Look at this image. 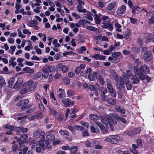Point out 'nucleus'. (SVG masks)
Listing matches in <instances>:
<instances>
[{"label":"nucleus","instance_id":"3c124183","mask_svg":"<svg viewBox=\"0 0 154 154\" xmlns=\"http://www.w3.org/2000/svg\"><path fill=\"white\" fill-rule=\"evenodd\" d=\"M86 29L88 30L92 31H96L97 30V28L91 26H87Z\"/></svg>","mask_w":154,"mask_h":154},{"label":"nucleus","instance_id":"de8ad7c7","mask_svg":"<svg viewBox=\"0 0 154 154\" xmlns=\"http://www.w3.org/2000/svg\"><path fill=\"white\" fill-rule=\"evenodd\" d=\"M67 94L68 97H70L75 94V92L71 90H69L67 91Z\"/></svg>","mask_w":154,"mask_h":154},{"label":"nucleus","instance_id":"c85d7f7f","mask_svg":"<svg viewBox=\"0 0 154 154\" xmlns=\"http://www.w3.org/2000/svg\"><path fill=\"white\" fill-rule=\"evenodd\" d=\"M112 56L116 58H119V57H122V55L120 52H116L112 54Z\"/></svg>","mask_w":154,"mask_h":154},{"label":"nucleus","instance_id":"052dcab7","mask_svg":"<svg viewBox=\"0 0 154 154\" xmlns=\"http://www.w3.org/2000/svg\"><path fill=\"white\" fill-rule=\"evenodd\" d=\"M85 144L86 147H89L92 146L93 143L87 140L85 142Z\"/></svg>","mask_w":154,"mask_h":154},{"label":"nucleus","instance_id":"f3484780","mask_svg":"<svg viewBox=\"0 0 154 154\" xmlns=\"http://www.w3.org/2000/svg\"><path fill=\"white\" fill-rule=\"evenodd\" d=\"M92 72V70L91 68H86V70L85 72L84 73L83 72H82L81 73V75L87 78V75L90 74Z\"/></svg>","mask_w":154,"mask_h":154},{"label":"nucleus","instance_id":"79ce46f5","mask_svg":"<svg viewBox=\"0 0 154 154\" xmlns=\"http://www.w3.org/2000/svg\"><path fill=\"white\" fill-rule=\"evenodd\" d=\"M62 72L63 73L67 72L69 70L68 67L66 65H63L61 67Z\"/></svg>","mask_w":154,"mask_h":154},{"label":"nucleus","instance_id":"c9c22d12","mask_svg":"<svg viewBox=\"0 0 154 154\" xmlns=\"http://www.w3.org/2000/svg\"><path fill=\"white\" fill-rule=\"evenodd\" d=\"M6 84L5 81L3 76H0V86L2 87L5 86Z\"/></svg>","mask_w":154,"mask_h":154},{"label":"nucleus","instance_id":"6ab92c4d","mask_svg":"<svg viewBox=\"0 0 154 154\" xmlns=\"http://www.w3.org/2000/svg\"><path fill=\"white\" fill-rule=\"evenodd\" d=\"M93 123L90 127V129L91 132L94 133H98L99 132V129L96 126H94L93 125H94Z\"/></svg>","mask_w":154,"mask_h":154},{"label":"nucleus","instance_id":"39448f33","mask_svg":"<svg viewBox=\"0 0 154 154\" xmlns=\"http://www.w3.org/2000/svg\"><path fill=\"white\" fill-rule=\"evenodd\" d=\"M107 88L109 93L113 97H115L116 96V92L113 88V86L110 83V81L108 79L106 80Z\"/></svg>","mask_w":154,"mask_h":154},{"label":"nucleus","instance_id":"9d476101","mask_svg":"<svg viewBox=\"0 0 154 154\" xmlns=\"http://www.w3.org/2000/svg\"><path fill=\"white\" fill-rule=\"evenodd\" d=\"M116 5L115 2L109 3L106 8V10L108 12H112L116 8Z\"/></svg>","mask_w":154,"mask_h":154},{"label":"nucleus","instance_id":"4be33fe9","mask_svg":"<svg viewBox=\"0 0 154 154\" xmlns=\"http://www.w3.org/2000/svg\"><path fill=\"white\" fill-rule=\"evenodd\" d=\"M108 59L112 63H117L119 61V58H116L112 56L109 57Z\"/></svg>","mask_w":154,"mask_h":154},{"label":"nucleus","instance_id":"ea45409f","mask_svg":"<svg viewBox=\"0 0 154 154\" xmlns=\"http://www.w3.org/2000/svg\"><path fill=\"white\" fill-rule=\"evenodd\" d=\"M42 75V73L40 72H38L35 73L33 75V79H36L38 78H40Z\"/></svg>","mask_w":154,"mask_h":154},{"label":"nucleus","instance_id":"49530a36","mask_svg":"<svg viewBox=\"0 0 154 154\" xmlns=\"http://www.w3.org/2000/svg\"><path fill=\"white\" fill-rule=\"evenodd\" d=\"M49 71L51 72H54L56 70L55 67L53 66H51L47 67Z\"/></svg>","mask_w":154,"mask_h":154},{"label":"nucleus","instance_id":"20e7f679","mask_svg":"<svg viewBox=\"0 0 154 154\" xmlns=\"http://www.w3.org/2000/svg\"><path fill=\"white\" fill-rule=\"evenodd\" d=\"M38 83L32 80H29L25 83V86H27L30 91H33L37 87Z\"/></svg>","mask_w":154,"mask_h":154},{"label":"nucleus","instance_id":"7c9ffc66","mask_svg":"<svg viewBox=\"0 0 154 154\" xmlns=\"http://www.w3.org/2000/svg\"><path fill=\"white\" fill-rule=\"evenodd\" d=\"M42 71L43 72L42 75V77L45 79H47L49 75V73L47 69H43Z\"/></svg>","mask_w":154,"mask_h":154},{"label":"nucleus","instance_id":"cd10ccee","mask_svg":"<svg viewBox=\"0 0 154 154\" xmlns=\"http://www.w3.org/2000/svg\"><path fill=\"white\" fill-rule=\"evenodd\" d=\"M38 23V22L36 20H31L28 23V26L30 27L33 26H35L34 25H36Z\"/></svg>","mask_w":154,"mask_h":154},{"label":"nucleus","instance_id":"0e129e2a","mask_svg":"<svg viewBox=\"0 0 154 154\" xmlns=\"http://www.w3.org/2000/svg\"><path fill=\"white\" fill-rule=\"evenodd\" d=\"M153 16L149 20V22L150 24L154 23V13Z\"/></svg>","mask_w":154,"mask_h":154},{"label":"nucleus","instance_id":"4c0bfd02","mask_svg":"<svg viewBox=\"0 0 154 154\" xmlns=\"http://www.w3.org/2000/svg\"><path fill=\"white\" fill-rule=\"evenodd\" d=\"M98 81L102 85H103L105 84L104 79L102 76L100 75L99 76L98 79Z\"/></svg>","mask_w":154,"mask_h":154},{"label":"nucleus","instance_id":"f257e3e1","mask_svg":"<svg viewBox=\"0 0 154 154\" xmlns=\"http://www.w3.org/2000/svg\"><path fill=\"white\" fill-rule=\"evenodd\" d=\"M111 116L113 117L117 120H119L120 117L116 114L110 113L109 114V116H107L106 118H105L101 117L100 119L103 123L107 125H109L111 130L113 131L114 128V125H116L117 122Z\"/></svg>","mask_w":154,"mask_h":154},{"label":"nucleus","instance_id":"603ef678","mask_svg":"<svg viewBox=\"0 0 154 154\" xmlns=\"http://www.w3.org/2000/svg\"><path fill=\"white\" fill-rule=\"evenodd\" d=\"M100 90L102 93V94H106L107 92V89L104 87L101 88L100 89Z\"/></svg>","mask_w":154,"mask_h":154},{"label":"nucleus","instance_id":"473e14b6","mask_svg":"<svg viewBox=\"0 0 154 154\" xmlns=\"http://www.w3.org/2000/svg\"><path fill=\"white\" fill-rule=\"evenodd\" d=\"M107 102L111 105H114L116 103V101L113 99L110 98H108Z\"/></svg>","mask_w":154,"mask_h":154},{"label":"nucleus","instance_id":"b1692460","mask_svg":"<svg viewBox=\"0 0 154 154\" xmlns=\"http://www.w3.org/2000/svg\"><path fill=\"white\" fill-rule=\"evenodd\" d=\"M28 149V147H25L23 145H21L18 148L19 150H22L23 151V154H26Z\"/></svg>","mask_w":154,"mask_h":154},{"label":"nucleus","instance_id":"13d9d810","mask_svg":"<svg viewBox=\"0 0 154 154\" xmlns=\"http://www.w3.org/2000/svg\"><path fill=\"white\" fill-rule=\"evenodd\" d=\"M125 35L126 37H129L131 35V31L130 30L127 29L125 32Z\"/></svg>","mask_w":154,"mask_h":154},{"label":"nucleus","instance_id":"774afa93","mask_svg":"<svg viewBox=\"0 0 154 154\" xmlns=\"http://www.w3.org/2000/svg\"><path fill=\"white\" fill-rule=\"evenodd\" d=\"M98 5L101 8H103L104 6V3L102 2H98Z\"/></svg>","mask_w":154,"mask_h":154},{"label":"nucleus","instance_id":"680f3d73","mask_svg":"<svg viewBox=\"0 0 154 154\" xmlns=\"http://www.w3.org/2000/svg\"><path fill=\"white\" fill-rule=\"evenodd\" d=\"M130 20L131 23L133 24L136 23L137 21V19L132 17L130 18Z\"/></svg>","mask_w":154,"mask_h":154},{"label":"nucleus","instance_id":"bf43d9fd","mask_svg":"<svg viewBox=\"0 0 154 154\" xmlns=\"http://www.w3.org/2000/svg\"><path fill=\"white\" fill-rule=\"evenodd\" d=\"M36 118L42 119L44 117V116L41 113H39L36 115H35Z\"/></svg>","mask_w":154,"mask_h":154},{"label":"nucleus","instance_id":"a878e982","mask_svg":"<svg viewBox=\"0 0 154 154\" xmlns=\"http://www.w3.org/2000/svg\"><path fill=\"white\" fill-rule=\"evenodd\" d=\"M29 90L28 89V87L27 86H25V84L23 87V88L20 91V93L22 94H24L27 92Z\"/></svg>","mask_w":154,"mask_h":154},{"label":"nucleus","instance_id":"f8f14e48","mask_svg":"<svg viewBox=\"0 0 154 154\" xmlns=\"http://www.w3.org/2000/svg\"><path fill=\"white\" fill-rule=\"evenodd\" d=\"M115 110L116 111L119 112L122 114H125L126 112V110L122 107L120 106L116 105L115 106Z\"/></svg>","mask_w":154,"mask_h":154},{"label":"nucleus","instance_id":"72a5a7b5","mask_svg":"<svg viewBox=\"0 0 154 154\" xmlns=\"http://www.w3.org/2000/svg\"><path fill=\"white\" fill-rule=\"evenodd\" d=\"M141 129L140 128H136L132 131L133 133L134 134H133L134 136H135L137 134H139L140 132Z\"/></svg>","mask_w":154,"mask_h":154},{"label":"nucleus","instance_id":"a211bd4d","mask_svg":"<svg viewBox=\"0 0 154 154\" xmlns=\"http://www.w3.org/2000/svg\"><path fill=\"white\" fill-rule=\"evenodd\" d=\"M89 117L91 120L95 121H98L100 119V116L97 115L91 114L89 115Z\"/></svg>","mask_w":154,"mask_h":154},{"label":"nucleus","instance_id":"9b49d317","mask_svg":"<svg viewBox=\"0 0 154 154\" xmlns=\"http://www.w3.org/2000/svg\"><path fill=\"white\" fill-rule=\"evenodd\" d=\"M45 134V133L44 131L39 129H37L34 133L33 136L34 137H36L37 136L39 137L40 136H41L42 137H44Z\"/></svg>","mask_w":154,"mask_h":154},{"label":"nucleus","instance_id":"aec40b11","mask_svg":"<svg viewBox=\"0 0 154 154\" xmlns=\"http://www.w3.org/2000/svg\"><path fill=\"white\" fill-rule=\"evenodd\" d=\"M45 140V137H43L41 139L38 141V146L40 147L42 149H44V141Z\"/></svg>","mask_w":154,"mask_h":154},{"label":"nucleus","instance_id":"bb28decb","mask_svg":"<svg viewBox=\"0 0 154 154\" xmlns=\"http://www.w3.org/2000/svg\"><path fill=\"white\" fill-rule=\"evenodd\" d=\"M95 17L94 19L95 21V23L97 24H100L101 20L100 19V15L99 14V16L97 14H95Z\"/></svg>","mask_w":154,"mask_h":154},{"label":"nucleus","instance_id":"4d7b16f0","mask_svg":"<svg viewBox=\"0 0 154 154\" xmlns=\"http://www.w3.org/2000/svg\"><path fill=\"white\" fill-rule=\"evenodd\" d=\"M134 71L135 73V74H140V73H142L141 72H140V71H138V68L136 66H134Z\"/></svg>","mask_w":154,"mask_h":154},{"label":"nucleus","instance_id":"c03bdc74","mask_svg":"<svg viewBox=\"0 0 154 154\" xmlns=\"http://www.w3.org/2000/svg\"><path fill=\"white\" fill-rule=\"evenodd\" d=\"M100 129L104 134H106L108 132V128L105 127L103 125L100 127Z\"/></svg>","mask_w":154,"mask_h":154},{"label":"nucleus","instance_id":"0eeeda50","mask_svg":"<svg viewBox=\"0 0 154 154\" xmlns=\"http://www.w3.org/2000/svg\"><path fill=\"white\" fill-rule=\"evenodd\" d=\"M62 102L63 103L64 106L66 107H70L73 106L74 104V101H71L69 98H63L61 100Z\"/></svg>","mask_w":154,"mask_h":154},{"label":"nucleus","instance_id":"864d4df0","mask_svg":"<svg viewBox=\"0 0 154 154\" xmlns=\"http://www.w3.org/2000/svg\"><path fill=\"white\" fill-rule=\"evenodd\" d=\"M70 80L68 77H66L64 78L63 82L65 84L68 85L70 83Z\"/></svg>","mask_w":154,"mask_h":154},{"label":"nucleus","instance_id":"1a4fd4ad","mask_svg":"<svg viewBox=\"0 0 154 154\" xmlns=\"http://www.w3.org/2000/svg\"><path fill=\"white\" fill-rule=\"evenodd\" d=\"M139 70L141 73L147 74L149 72V69L148 66L146 64H144L140 66L139 69Z\"/></svg>","mask_w":154,"mask_h":154},{"label":"nucleus","instance_id":"a19ab883","mask_svg":"<svg viewBox=\"0 0 154 154\" xmlns=\"http://www.w3.org/2000/svg\"><path fill=\"white\" fill-rule=\"evenodd\" d=\"M59 133L62 135H65L67 136L69 135V132L67 131H63L60 130L59 131Z\"/></svg>","mask_w":154,"mask_h":154},{"label":"nucleus","instance_id":"e433bc0d","mask_svg":"<svg viewBox=\"0 0 154 154\" xmlns=\"http://www.w3.org/2000/svg\"><path fill=\"white\" fill-rule=\"evenodd\" d=\"M124 133L126 135L131 137L134 136L133 134H134L133 133V131L132 130L125 131L124 132Z\"/></svg>","mask_w":154,"mask_h":154},{"label":"nucleus","instance_id":"5701e85b","mask_svg":"<svg viewBox=\"0 0 154 154\" xmlns=\"http://www.w3.org/2000/svg\"><path fill=\"white\" fill-rule=\"evenodd\" d=\"M22 85V83L20 82L17 81L14 85L13 88L19 90V89L20 88Z\"/></svg>","mask_w":154,"mask_h":154},{"label":"nucleus","instance_id":"69168bd1","mask_svg":"<svg viewBox=\"0 0 154 154\" xmlns=\"http://www.w3.org/2000/svg\"><path fill=\"white\" fill-rule=\"evenodd\" d=\"M101 97L102 99L104 101H107L108 99L105 94H102Z\"/></svg>","mask_w":154,"mask_h":154},{"label":"nucleus","instance_id":"2eb2a0df","mask_svg":"<svg viewBox=\"0 0 154 154\" xmlns=\"http://www.w3.org/2000/svg\"><path fill=\"white\" fill-rule=\"evenodd\" d=\"M103 28L105 29L109 28V29L110 31H112L113 30V28L112 24L106 23H103Z\"/></svg>","mask_w":154,"mask_h":154},{"label":"nucleus","instance_id":"8fccbe9b","mask_svg":"<svg viewBox=\"0 0 154 154\" xmlns=\"http://www.w3.org/2000/svg\"><path fill=\"white\" fill-rule=\"evenodd\" d=\"M75 130H80V131H83L84 130V128L83 127L78 125L75 126Z\"/></svg>","mask_w":154,"mask_h":154},{"label":"nucleus","instance_id":"393cba45","mask_svg":"<svg viewBox=\"0 0 154 154\" xmlns=\"http://www.w3.org/2000/svg\"><path fill=\"white\" fill-rule=\"evenodd\" d=\"M47 140H48L49 141L52 142L55 139V136L53 134H49L47 135L46 137Z\"/></svg>","mask_w":154,"mask_h":154},{"label":"nucleus","instance_id":"58836bf2","mask_svg":"<svg viewBox=\"0 0 154 154\" xmlns=\"http://www.w3.org/2000/svg\"><path fill=\"white\" fill-rule=\"evenodd\" d=\"M14 82V78L12 77L8 81V86L9 87H11L13 85Z\"/></svg>","mask_w":154,"mask_h":154},{"label":"nucleus","instance_id":"dca6fc26","mask_svg":"<svg viewBox=\"0 0 154 154\" xmlns=\"http://www.w3.org/2000/svg\"><path fill=\"white\" fill-rule=\"evenodd\" d=\"M126 79V80L125 81V83L127 89L128 90H131L132 89V85L130 81L128 80V79L127 78L126 76L124 77V80H125V79Z\"/></svg>","mask_w":154,"mask_h":154},{"label":"nucleus","instance_id":"c756f323","mask_svg":"<svg viewBox=\"0 0 154 154\" xmlns=\"http://www.w3.org/2000/svg\"><path fill=\"white\" fill-rule=\"evenodd\" d=\"M83 7L82 5H78L77 6V9L79 12H83V13H86V9H82V8Z\"/></svg>","mask_w":154,"mask_h":154},{"label":"nucleus","instance_id":"412c9836","mask_svg":"<svg viewBox=\"0 0 154 154\" xmlns=\"http://www.w3.org/2000/svg\"><path fill=\"white\" fill-rule=\"evenodd\" d=\"M23 70L25 71L26 73L32 74L34 72V70L33 69H32L30 67L26 66L23 69Z\"/></svg>","mask_w":154,"mask_h":154},{"label":"nucleus","instance_id":"a18cd8bd","mask_svg":"<svg viewBox=\"0 0 154 154\" xmlns=\"http://www.w3.org/2000/svg\"><path fill=\"white\" fill-rule=\"evenodd\" d=\"M10 48V49L9 50V51L11 53V54L12 55L14 54L15 50L16 48V46H11Z\"/></svg>","mask_w":154,"mask_h":154},{"label":"nucleus","instance_id":"f03ea898","mask_svg":"<svg viewBox=\"0 0 154 154\" xmlns=\"http://www.w3.org/2000/svg\"><path fill=\"white\" fill-rule=\"evenodd\" d=\"M127 78H129L132 81L134 84L139 83L140 80H143L144 74L143 73L140 74H135L133 75L129 70L126 71L125 73Z\"/></svg>","mask_w":154,"mask_h":154},{"label":"nucleus","instance_id":"6e6d98bb","mask_svg":"<svg viewBox=\"0 0 154 154\" xmlns=\"http://www.w3.org/2000/svg\"><path fill=\"white\" fill-rule=\"evenodd\" d=\"M9 65H11L13 67H14L17 64V63L13 60H9Z\"/></svg>","mask_w":154,"mask_h":154},{"label":"nucleus","instance_id":"2f4dec72","mask_svg":"<svg viewBox=\"0 0 154 154\" xmlns=\"http://www.w3.org/2000/svg\"><path fill=\"white\" fill-rule=\"evenodd\" d=\"M4 128L5 129H9L11 131H14L15 130V127L13 125H5Z\"/></svg>","mask_w":154,"mask_h":154},{"label":"nucleus","instance_id":"423d86ee","mask_svg":"<svg viewBox=\"0 0 154 154\" xmlns=\"http://www.w3.org/2000/svg\"><path fill=\"white\" fill-rule=\"evenodd\" d=\"M142 57L144 60L147 62L150 61L152 58L151 52L150 51H147L144 53Z\"/></svg>","mask_w":154,"mask_h":154},{"label":"nucleus","instance_id":"f704fd0d","mask_svg":"<svg viewBox=\"0 0 154 154\" xmlns=\"http://www.w3.org/2000/svg\"><path fill=\"white\" fill-rule=\"evenodd\" d=\"M91 14L90 12L87 11V14L85 15V17L89 20L91 21L93 19L92 17L91 16Z\"/></svg>","mask_w":154,"mask_h":154},{"label":"nucleus","instance_id":"338daca9","mask_svg":"<svg viewBox=\"0 0 154 154\" xmlns=\"http://www.w3.org/2000/svg\"><path fill=\"white\" fill-rule=\"evenodd\" d=\"M137 144L139 146L141 147L142 146V140L141 139H138L136 140Z\"/></svg>","mask_w":154,"mask_h":154},{"label":"nucleus","instance_id":"09e8293b","mask_svg":"<svg viewBox=\"0 0 154 154\" xmlns=\"http://www.w3.org/2000/svg\"><path fill=\"white\" fill-rule=\"evenodd\" d=\"M50 114L53 116H55L56 115V110L51 107H49Z\"/></svg>","mask_w":154,"mask_h":154},{"label":"nucleus","instance_id":"5fc2aeb1","mask_svg":"<svg viewBox=\"0 0 154 154\" xmlns=\"http://www.w3.org/2000/svg\"><path fill=\"white\" fill-rule=\"evenodd\" d=\"M14 138L16 140L17 142H19V144L22 143L24 142L23 140L22 141L21 138H18L17 136L14 137Z\"/></svg>","mask_w":154,"mask_h":154},{"label":"nucleus","instance_id":"37998d69","mask_svg":"<svg viewBox=\"0 0 154 154\" xmlns=\"http://www.w3.org/2000/svg\"><path fill=\"white\" fill-rule=\"evenodd\" d=\"M78 149L76 146H72L70 149V152L72 154H74L77 151Z\"/></svg>","mask_w":154,"mask_h":154},{"label":"nucleus","instance_id":"ddd939ff","mask_svg":"<svg viewBox=\"0 0 154 154\" xmlns=\"http://www.w3.org/2000/svg\"><path fill=\"white\" fill-rule=\"evenodd\" d=\"M29 102V101L28 99H23L19 101L17 104V106H26Z\"/></svg>","mask_w":154,"mask_h":154},{"label":"nucleus","instance_id":"4468645a","mask_svg":"<svg viewBox=\"0 0 154 154\" xmlns=\"http://www.w3.org/2000/svg\"><path fill=\"white\" fill-rule=\"evenodd\" d=\"M152 37V36L149 33H145L144 34V40L145 41V42L147 43L150 41Z\"/></svg>","mask_w":154,"mask_h":154},{"label":"nucleus","instance_id":"6e6552de","mask_svg":"<svg viewBox=\"0 0 154 154\" xmlns=\"http://www.w3.org/2000/svg\"><path fill=\"white\" fill-rule=\"evenodd\" d=\"M126 7L124 5H122L119 7L116 11V14L119 16H121L122 14H124L126 10Z\"/></svg>","mask_w":154,"mask_h":154},{"label":"nucleus","instance_id":"7ed1b4c3","mask_svg":"<svg viewBox=\"0 0 154 154\" xmlns=\"http://www.w3.org/2000/svg\"><path fill=\"white\" fill-rule=\"evenodd\" d=\"M120 139V136L118 135H112L109 136L106 138L104 141L112 144H116L118 143Z\"/></svg>","mask_w":154,"mask_h":154},{"label":"nucleus","instance_id":"e2e57ef3","mask_svg":"<svg viewBox=\"0 0 154 154\" xmlns=\"http://www.w3.org/2000/svg\"><path fill=\"white\" fill-rule=\"evenodd\" d=\"M41 7H37L36 8L33 9V11L37 13H39L40 12V9L41 8Z\"/></svg>","mask_w":154,"mask_h":154}]
</instances>
